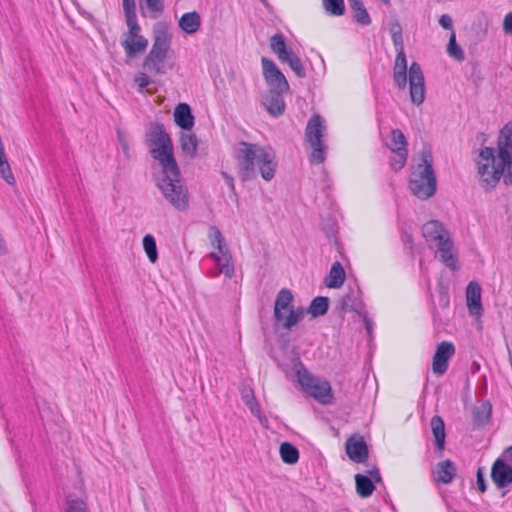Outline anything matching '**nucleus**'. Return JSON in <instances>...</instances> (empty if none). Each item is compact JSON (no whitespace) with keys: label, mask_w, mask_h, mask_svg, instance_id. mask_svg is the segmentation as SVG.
I'll return each instance as SVG.
<instances>
[{"label":"nucleus","mask_w":512,"mask_h":512,"mask_svg":"<svg viewBox=\"0 0 512 512\" xmlns=\"http://www.w3.org/2000/svg\"><path fill=\"white\" fill-rule=\"evenodd\" d=\"M422 235L427 242H437V244L450 237L443 224L437 220L426 222L422 226Z\"/></svg>","instance_id":"17"},{"label":"nucleus","mask_w":512,"mask_h":512,"mask_svg":"<svg viewBox=\"0 0 512 512\" xmlns=\"http://www.w3.org/2000/svg\"><path fill=\"white\" fill-rule=\"evenodd\" d=\"M475 163L484 190L494 189L502 177L505 185L512 184V123L500 130L497 148L480 149Z\"/></svg>","instance_id":"1"},{"label":"nucleus","mask_w":512,"mask_h":512,"mask_svg":"<svg viewBox=\"0 0 512 512\" xmlns=\"http://www.w3.org/2000/svg\"><path fill=\"white\" fill-rule=\"evenodd\" d=\"M209 237L211 245L218 250L219 253L230 251L228 245L225 243V239L216 226H211L209 229Z\"/></svg>","instance_id":"35"},{"label":"nucleus","mask_w":512,"mask_h":512,"mask_svg":"<svg viewBox=\"0 0 512 512\" xmlns=\"http://www.w3.org/2000/svg\"><path fill=\"white\" fill-rule=\"evenodd\" d=\"M261 63L263 77L268 85V89L289 90V84L284 74L271 59L262 57Z\"/></svg>","instance_id":"11"},{"label":"nucleus","mask_w":512,"mask_h":512,"mask_svg":"<svg viewBox=\"0 0 512 512\" xmlns=\"http://www.w3.org/2000/svg\"><path fill=\"white\" fill-rule=\"evenodd\" d=\"M456 475V466L454 462L447 459L438 464L436 480L443 484L451 483Z\"/></svg>","instance_id":"26"},{"label":"nucleus","mask_w":512,"mask_h":512,"mask_svg":"<svg viewBox=\"0 0 512 512\" xmlns=\"http://www.w3.org/2000/svg\"><path fill=\"white\" fill-rule=\"evenodd\" d=\"M66 504V512H88L87 504L82 499L68 497Z\"/></svg>","instance_id":"43"},{"label":"nucleus","mask_w":512,"mask_h":512,"mask_svg":"<svg viewBox=\"0 0 512 512\" xmlns=\"http://www.w3.org/2000/svg\"><path fill=\"white\" fill-rule=\"evenodd\" d=\"M121 46L128 59L135 58L138 54L144 52L148 47V40L145 37L123 38Z\"/></svg>","instance_id":"21"},{"label":"nucleus","mask_w":512,"mask_h":512,"mask_svg":"<svg viewBox=\"0 0 512 512\" xmlns=\"http://www.w3.org/2000/svg\"><path fill=\"white\" fill-rule=\"evenodd\" d=\"M328 307V297L318 296L312 300L309 309L305 310V313L309 312L313 317H319L326 314V312L328 311Z\"/></svg>","instance_id":"34"},{"label":"nucleus","mask_w":512,"mask_h":512,"mask_svg":"<svg viewBox=\"0 0 512 512\" xmlns=\"http://www.w3.org/2000/svg\"><path fill=\"white\" fill-rule=\"evenodd\" d=\"M143 248L147 254L148 259L155 263L158 259V251H157V245L156 240L153 235L147 234L143 237Z\"/></svg>","instance_id":"37"},{"label":"nucleus","mask_w":512,"mask_h":512,"mask_svg":"<svg viewBox=\"0 0 512 512\" xmlns=\"http://www.w3.org/2000/svg\"><path fill=\"white\" fill-rule=\"evenodd\" d=\"M466 301L471 315L480 316L482 314L481 287L477 282L471 281L468 284L466 288Z\"/></svg>","instance_id":"19"},{"label":"nucleus","mask_w":512,"mask_h":512,"mask_svg":"<svg viewBox=\"0 0 512 512\" xmlns=\"http://www.w3.org/2000/svg\"><path fill=\"white\" fill-rule=\"evenodd\" d=\"M438 303L441 308L446 309L450 305V296L447 291L441 290L438 294Z\"/></svg>","instance_id":"51"},{"label":"nucleus","mask_w":512,"mask_h":512,"mask_svg":"<svg viewBox=\"0 0 512 512\" xmlns=\"http://www.w3.org/2000/svg\"><path fill=\"white\" fill-rule=\"evenodd\" d=\"M325 10L335 16H341L345 12L344 0H323Z\"/></svg>","instance_id":"41"},{"label":"nucleus","mask_w":512,"mask_h":512,"mask_svg":"<svg viewBox=\"0 0 512 512\" xmlns=\"http://www.w3.org/2000/svg\"><path fill=\"white\" fill-rule=\"evenodd\" d=\"M392 36V42L395 47L396 51H403L404 50V41L402 34H393Z\"/></svg>","instance_id":"54"},{"label":"nucleus","mask_w":512,"mask_h":512,"mask_svg":"<svg viewBox=\"0 0 512 512\" xmlns=\"http://www.w3.org/2000/svg\"><path fill=\"white\" fill-rule=\"evenodd\" d=\"M207 257L215 261L216 268L207 273L209 278H217L220 274H224L227 278L231 279L235 275V267L230 251L207 254Z\"/></svg>","instance_id":"12"},{"label":"nucleus","mask_w":512,"mask_h":512,"mask_svg":"<svg viewBox=\"0 0 512 512\" xmlns=\"http://www.w3.org/2000/svg\"><path fill=\"white\" fill-rule=\"evenodd\" d=\"M368 474L370 475L369 478L372 479V481L376 483L381 482L382 479L378 468H373L369 470Z\"/></svg>","instance_id":"58"},{"label":"nucleus","mask_w":512,"mask_h":512,"mask_svg":"<svg viewBox=\"0 0 512 512\" xmlns=\"http://www.w3.org/2000/svg\"><path fill=\"white\" fill-rule=\"evenodd\" d=\"M147 7L156 13H161L164 9L163 0H145Z\"/></svg>","instance_id":"49"},{"label":"nucleus","mask_w":512,"mask_h":512,"mask_svg":"<svg viewBox=\"0 0 512 512\" xmlns=\"http://www.w3.org/2000/svg\"><path fill=\"white\" fill-rule=\"evenodd\" d=\"M235 159L243 182L256 178L257 170L265 181H271L275 176L277 162L274 152L258 144L239 142L235 148Z\"/></svg>","instance_id":"2"},{"label":"nucleus","mask_w":512,"mask_h":512,"mask_svg":"<svg viewBox=\"0 0 512 512\" xmlns=\"http://www.w3.org/2000/svg\"><path fill=\"white\" fill-rule=\"evenodd\" d=\"M126 24L128 27V33L124 36V38L143 37L140 34L141 27L138 24L137 17L126 19Z\"/></svg>","instance_id":"44"},{"label":"nucleus","mask_w":512,"mask_h":512,"mask_svg":"<svg viewBox=\"0 0 512 512\" xmlns=\"http://www.w3.org/2000/svg\"><path fill=\"white\" fill-rule=\"evenodd\" d=\"M280 456L284 463L292 465L298 462L299 451L291 443L283 442L280 445Z\"/></svg>","instance_id":"33"},{"label":"nucleus","mask_w":512,"mask_h":512,"mask_svg":"<svg viewBox=\"0 0 512 512\" xmlns=\"http://www.w3.org/2000/svg\"><path fill=\"white\" fill-rule=\"evenodd\" d=\"M178 25L185 33L194 34L201 27V17L196 11L184 13L179 19Z\"/></svg>","instance_id":"25"},{"label":"nucleus","mask_w":512,"mask_h":512,"mask_svg":"<svg viewBox=\"0 0 512 512\" xmlns=\"http://www.w3.org/2000/svg\"><path fill=\"white\" fill-rule=\"evenodd\" d=\"M282 62L287 63L289 67L292 69V71L297 75V77L304 78L306 76V72L301 62V59L295 54V52L291 53Z\"/></svg>","instance_id":"40"},{"label":"nucleus","mask_w":512,"mask_h":512,"mask_svg":"<svg viewBox=\"0 0 512 512\" xmlns=\"http://www.w3.org/2000/svg\"><path fill=\"white\" fill-rule=\"evenodd\" d=\"M396 52L397 55L393 67V80L399 90H404L407 86V57L405 50Z\"/></svg>","instance_id":"18"},{"label":"nucleus","mask_w":512,"mask_h":512,"mask_svg":"<svg viewBox=\"0 0 512 512\" xmlns=\"http://www.w3.org/2000/svg\"><path fill=\"white\" fill-rule=\"evenodd\" d=\"M293 301V294L290 290L283 288L279 291L275 305H274V317L277 323H280L281 326L285 329H291L295 326L300 320L303 319L305 314V309H291L288 316L282 312V310L287 309Z\"/></svg>","instance_id":"9"},{"label":"nucleus","mask_w":512,"mask_h":512,"mask_svg":"<svg viewBox=\"0 0 512 512\" xmlns=\"http://www.w3.org/2000/svg\"><path fill=\"white\" fill-rule=\"evenodd\" d=\"M149 72L143 71L135 75L134 81L138 85L140 92H143L153 81L148 75Z\"/></svg>","instance_id":"45"},{"label":"nucleus","mask_w":512,"mask_h":512,"mask_svg":"<svg viewBox=\"0 0 512 512\" xmlns=\"http://www.w3.org/2000/svg\"><path fill=\"white\" fill-rule=\"evenodd\" d=\"M421 162L412 167L409 189L421 200H427L436 193L437 181L433 169V154L429 146L420 152Z\"/></svg>","instance_id":"4"},{"label":"nucleus","mask_w":512,"mask_h":512,"mask_svg":"<svg viewBox=\"0 0 512 512\" xmlns=\"http://www.w3.org/2000/svg\"><path fill=\"white\" fill-rule=\"evenodd\" d=\"M170 49V39L165 33L158 34L153 42L152 48L144 58L143 70L153 73L154 75H162L166 73L164 61Z\"/></svg>","instance_id":"8"},{"label":"nucleus","mask_w":512,"mask_h":512,"mask_svg":"<svg viewBox=\"0 0 512 512\" xmlns=\"http://www.w3.org/2000/svg\"><path fill=\"white\" fill-rule=\"evenodd\" d=\"M325 131V121L320 115L315 114L308 120L305 129V138L312 148L309 157L312 164H321L326 159L327 145L323 142Z\"/></svg>","instance_id":"6"},{"label":"nucleus","mask_w":512,"mask_h":512,"mask_svg":"<svg viewBox=\"0 0 512 512\" xmlns=\"http://www.w3.org/2000/svg\"><path fill=\"white\" fill-rule=\"evenodd\" d=\"M182 151L190 156L194 157L197 153L198 140L194 133H182L180 137Z\"/></svg>","instance_id":"30"},{"label":"nucleus","mask_w":512,"mask_h":512,"mask_svg":"<svg viewBox=\"0 0 512 512\" xmlns=\"http://www.w3.org/2000/svg\"><path fill=\"white\" fill-rule=\"evenodd\" d=\"M392 153H394V155L390 158V167L393 171L397 172L401 170L407 162L408 149L402 147Z\"/></svg>","instance_id":"36"},{"label":"nucleus","mask_w":512,"mask_h":512,"mask_svg":"<svg viewBox=\"0 0 512 512\" xmlns=\"http://www.w3.org/2000/svg\"><path fill=\"white\" fill-rule=\"evenodd\" d=\"M286 92H288V90L268 89L263 95L262 104L271 116L279 117L283 115L286 107L283 94Z\"/></svg>","instance_id":"14"},{"label":"nucleus","mask_w":512,"mask_h":512,"mask_svg":"<svg viewBox=\"0 0 512 512\" xmlns=\"http://www.w3.org/2000/svg\"><path fill=\"white\" fill-rule=\"evenodd\" d=\"M156 176V186L161 194L176 210L186 211L189 207V192L177 162L161 165Z\"/></svg>","instance_id":"3"},{"label":"nucleus","mask_w":512,"mask_h":512,"mask_svg":"<svg viewBox=\"0 0 512 512\" xmlns=\"http://www.w3.org/2000/svg\"><path fill=\"white\" fill-rule=\"evenodd\" d=\"M389 30H390L391 35L402 34V27L397 21L390 23Z\"/></svg>","instance_id":"59"},{"label":"nucleus","mask_w":512,"mask_h":512,"mask_svg":"<svg viewBox=\"0 0 512 512\" xmlns=\"http://www.w3.org/2000/svg\"><path fill=\"white\" fill-rule=\"evenodd\" d=\"M175 123L183 130H191L194 126V116L187 103H179L174 110Z\"/></svg>","instance_id":"20"},{"label":"nucleus","mask_w":512,"mask_h":512,"mask_svg":"<svg viewBox=\"0 0 512 512\" xmlns=\"http://www.w3.org/2000/svg\"><path fill=\"white\" fill-rule=\"evenodd\" d=\"M447 53L450 57L456 59L457 61H463L465 59V53L463 49L456 42L455 32H452L449 38V43L447 45Z\"/></svg>","instance_id":"39"},{"label":"nucleus","mask_w":512,"mask_h":512,"mask_svg":"<svg viewBox=\"0 0 512 512\" xmlns=\"http://www.w3.org/2000/svg\"><path fill=\"white\" fill-rule=\"evenodd\" d=\"M431 430L435 439V447L438 453H442L445 449V424L443 419L435 415L430 421Z\"/></svg>","instance_id":"24"},{"label":"nucleus","mask_w":512,"mask_h":512,"mask_svg":"<svg viewBox=\"0 0 512 512\" xmlns=\"http://www.w3.org/2000/svg\"><path fill=\"white\" fill-rule=\"evenodd\" d=\"M455 354L453 343L443 341L438 344L433 356L432 370L434 374L441 376L446 373L449 367V359Z\"/></svg>","instance_id":"13"},{"label":"nucleus","mask_w":512,"mask_h":512,"mask_svg":"<svg viewBox=\"0 0 512 512\" xmlns=\"http://www.w3.org/2000/svg\"><path fill=\"white\" fill-rule=\"evenodd\" d=\"M503 29L506 33L512 35V12L508 13L503 21Z\"/></svg>","instance_id":"56"},{"label":"nucleus","mask_w":512,"mask_h":512,"mask_svg":"<svg viewBox=\"0 0 512 512\" xmlns=\"http://www.w3.org/2000/svg\"><path fill=\"white\" fill-rule=\"evenodd\" d=\"M349 6L354 14V18L356 22L361 25H369L371 23V18L364 7L362 0H348Z\"/></svg>","instance_id":"29"},{"label":"nucleus","mask_w":512,"mask_h":512,"mask_svg":"<svg viewBox=\"0 0 512 512\" xmlns=\"http://www.w3.org/2000/svg\"><path fill=\"white\" fill-rule=\"evenodd\" d=\"M296 376L303 390L319 403L327 405L333 401V392L327 380L315 377L300 363Z\"/></svg>","instance_id":"7"},{"label":"nucleus","mask_w":512,"mask_h":512,"mask_svg":"<svg viewBox=\"0 0 512 512\" xmlns=\"http://www.w3.org/2000/svg\"><path fill=\"white\" fill-rule=\"evenodd\" d=\"M242 399H243L244 403L246 404V406L248 407V409L250 410V412L254 416H256L260 419V417H261L260 406H259L257 399L254 396L253 391L251 389L243 390Z\"/></svg>","instance_id":"38"},{"label":"nucleus","mask_w":512,"mask_h":512,"mask_svg":"<svg viewBox=\"0 0 512 512\" xmlns=\"http://www.w3.org/2000/svg\"><path fill=\"white\" fill-rule=\"evenodd\" d=\"M432 316H433L434 322H438V321L440 322L441 321L439 312L436 309L433 310Z\"/></svg>","instance_id":"61"},{"label":"nucleus","mask_w":512,"mask_h":512,"mask_svg":"<svg viewBox=\"0 0 512 512\" xmlns=\"http://www.w3.org/2000/svg\"><path fill=\"white\" fill-rule=\"evenodd\" d=\"M385 145L391 152H393L402 147L407 148L408 143L405 135L400 129H392L389 141L385 142Z\"/></svg>","instance_id":"32"},{"label":"nucleus","mask_w":512,"mask_h":512,"mask_svg":"<svg viewBox=\"0 0 512 512\" xmlns=\"http://www.w3.org/2000/svg\"><path fill=\"white\" fill-rule=\"evenodd\" d=\"M345 449L348 457L356 463H363L368 458V447L362 436H350L346 441Z\"/></svg>","instance_id":"15"},{"label":"nucleus","mask_w":512,"mask_h":512,"mask_svg":"<svg viewBox=\"0 0 512 512\" xmlns=\"http://www.w3.org/2000/svg\"><path fill=\"white\" fill-rule=\"evenodd\" d=\"M356 491L361 497H369L372 495L375 487L372 479L362 474L355 475Z\"/></svg>","instance_id":"31"},{"label":"nucleus","mask_w":512,"mask_h":512,"mask_svg":"<svg viewBox=\"0 0 512 512\" xmlns=\"http://www.w3.org/2000/svg\"><path fill=\"white\" fill-rule=\"evenodd\" d=\"M491 478L498 488L512 484V466L504 459H496L491 468Z\"/></svg>","instance_id":"16"},{"label":"nucleus","mask_w":512,"mask_h":512,"mask_svg":"<svg viewBox=\"0 0 512 512\" xmlns=\"http://www.w3.org/2000/svg\"><path fill=\"white\" fill-rule=\"evenodd\" d=\"M399 230H400L401 241L404 244L405 251L408 254L413 255L414 239H413V235H412L411 231L402 226L399 228Z\"/></svg>","instance_id":"42"},{"label":"nucleus","mask_w":512,"mask_h":512,"mask_svg":"<svg viewBox=\"0 0 512 512\" xmlns=\"http://www.w3.org/2000/svg\"><path fill=\"white\" fill-rule=\"evenodd\" d=\"M145 138L152 158L158 161L160 166L176 162L172 140L162 123H151L146 130Z\"/></svg>","instance_id":"5"},{"label":"nucleus","mask_w":512,"mask_h":512,"mask_svg":"<svg viewBox=\"0 0 512 512\" xmlns=\"http://www.w3.org/2000/svg\"><path fill=\"white\" fill-rule=\"evenodd\" d=\"M0 176L7 184H15V177L10 167V164H3V167L0 166Z\"/></svg>","instance_id":"46"},{"label":"nucleus","mask_w":512,"mask_h":512,"mask_svg":"<svg viewBox=\"0 0 512 512\" xmlns=\"http://www.w3.org/2000/svg\"><path fill=\"white\" fill-rule=\"evenodd\" d=\"M453 242L451 238L444 239V241L437 244V254L440 260L452 270H456L457 266V257L453 254Z\"/></svg>","instance_id":"22"},{"label":"nucleus","mask_w":512,"mask_h":512,"mask_svg":"<svg viewBox=\"0 0 512 512\" xmlns=\"http://www.w3.org/2000/svg\"><path fill=\"white\" fill-rule=\"evenodd\" d=\"M340 309L342 312H355L357 315H362L364 304L351 292L341 298Z\"/></svg>","instance_id":"28"},{"label":"nucleus","mask_w":512,"mask_h":512,"mask_svg":"<svg viewBox=\"0 0 512 512\" xmlns=\"http://www.w3.org/2000/svg\"><path fill=\"white\" fill-rule=\"evenodd\" d=\"M408 79L411 101L414 105L419 106L425 100L426 91L424 74L419 63H411L408 71Z\"/></svg>","instance_id":"10"},{"label":"nucleus","mask_w":512,"mask_h":512,"mask_svg":"<svg viewBox=\"0 0 512 512\" xmlns=\"http://www.w3.org/2000/svg\"><path fill=\"white\" fill-rule=\"evenodd\" d=\"M222 176H223V178L226 180V182H227L228 186L230 187V189H231L232 191H234V190H235V185H234V179H233V177H231V176H230L228 173H226V172H222Z\"/></svg>","instance_id":"60"},{"label":"nucleus","mask_w":512,"mask_h":512,"mask_svg":"<svg viewBox=\"0 0 512 512\" xmlns=\"http://www.w3.org/2000/svg\"><path fill=\"white\" fill-rule=\"evenodd\" d=\"M125 19L137 17L135 0L122 1Z\"/></svg>","instance_id":"47"},{"label":"nucleus","mask_w":512,"mask_h":512,"mask_svg":"<svg viewBox=\"0 0 512 512\" xmlns=\"http://www.w3.org/2000/svg\"><path fill=\"white\" fill-rule=\"evenodd\" d=\"M346 279V274L343 266L339 261H335L324 279V284L328 288H340Z\"/></svg>","instance_id":"23"},{"label":"nucleus","mask_w":512,"mask_h":512,"mask_svg":"<svg viewBox=\"0 0 512 512\" xmlns=\"http://www.w3.org/2000/svg\"><path fill=\"white\" fill-rule=\"evenodd\" d=\"M491 407L488 404H483L480 409H477L474 413L475 420L477 422L488 421L490 418Z\"/></svg>","instance_id":"48"},{"label":"nucleus","mask_w":512,"mask_h":512,"mask_svg":"<svg viewBox=\"0 0 512 512\" xmlns=\"http://www.w3.org/2000/svg\"><path fill=\"white\" fill-rule=\"evenodd\" d=\"M476 477H477L478 489L482 493H484L487 489V486H486V481H485L484 474H483V469L481 467L478 468Z\"/></svg>","instance_id":"53"},{"label":"nucleus","mask_w":512,"mask_h":512,"mask_svg":"<svg viewBox=\"0 0 512 512\" xmlns=\"http://www.w3.org/2000/svg\"><path fill=\"white\" fill-rule=\"evenodd\" d=\"M117 138H118V141L121 145V148L124 152V154L129 157V144H128V141L123 133V131H121L119 128L117 129Z\"/></svg>","instance_id":"50"},{"label":"nucleus","mask_w":512,"mask_h":512,"mask_svg":"<svg viewBox=\"0 0 512 512\" xmlns=\"http://www.w3.org/2000/svg\"><path fill=\"white\" fill-rule=\"evenodd\" d=\"M270 47L272 51L277 54L278 58L283 61L294 51L288 48L285 38L281 33L273 35L270 39Z\"/></svg>","instance_id":"27"},{"label":"nucleus","mask_w":512,"mask_h":512,"mask_svg":"<svg viewBox=\"0 0 512 512\" xmlns=\"http://www.w3.org/2000/svg\"><path fill=\"white\" fill-rule=\"evenodd\" d=\"M359 316L362 317L364 325H365V328H366L368 334L371 335L372 334V330H373V322L368 317V313L365 310H363L362 311V315H359Z\"/></svg>","instance_id":"55"},{"label":"nucleus","mask_w":512,"mask_h":512,"mask_svg":"<svg viewBox=\"0 0 512 512\" xmlns=\"http://www.w3.org/2000/svg\"><path fill=\"white\" fill-rule=\"evenodd\" d=\"M260 1H261V2L263 3V5H264V6H266V7L269 5V4H268V2H267V0H260Z\"/></svg>","instance_id":"62"},{"label":"nucleus","mask_w":512,"mask_h":512,"mask_svg":"<svg viewBox=\"0 0 512 512\" xmlns=\"http://www.w3.org/2000/svg\"><path fill=\"white\" fill-rule=\"evenodd\" d=\"M439 24L442 28L446 30H450L451 33L454 32L453 30V21L452 18L448 14H443L439 19Z\"/></svg>","instance_id":"52"},{"label":"nucleus","mask_w":512,"mask_h":512,"mask_svg":"<svg viewBox=\"0 0 512 512\" xmlns=\"http://www.w3.org/2000/svg\"><path fill=\"white\" fill-rule=\"evenodd\" d=\"M498 459H504V462H512V446L507 447Z\"/></svg>","instance_id":"57"}]
</instances>
